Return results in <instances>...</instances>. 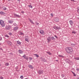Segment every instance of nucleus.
<instances>
[{"mask_svg": "<svg viewBox=\"0 0 79 79\" xmlns=\"http://www.w3.org/2000/svg\"><path fill=\"white\" fill-rule=\"evenodd\" d=\"M50 37L51 36H49L47 39V40H48V43H49V42H50L51 41V38H50Z\"/></svg>", "mask_w": 79, "mask_h": 79, "instance_id": "obj_8", "label": "nucleus"}, {"mask_svg": "<svg viewBox=\"0 0 79 79\" xmlns=\"http://www.w3.org/2000/svg\"><path fill=\"white\" fill-rule=\"evenodd\" d=\"M71 45H73V47H75V44H71Z\"/></svg>", "mask_w": 79, "mask_h": 79, "instance_id": "obj_39", "label": "nucleus"}, {"mask_svg": "<svg viewBox=\"0 0 79 79\" xmlns=\"http://www.w3.org/2000/svg\"><path fill=\"white\" fill-rule=\"evenodd\" d=\"M39 23H37L36 24V25H39Z\"/></svg>", "mask_w": 79, "mask_h": 79, "instance_id": "obj_49", "label": "nucleus"}, {"mask_svg": "<svg viewBox=\"0 0 79 79\" xmlns=\"http://www.w3.org/2000/svg\"><path fill=\"white\" fill-rule=\"evenodd\" d=\"M5 66H9V63H6L5 64Z\"/></svg>", "mask_w": 79, "mask_h": 79, "instance_id": "obj_22", "label": "nucleus"}, {"mask_svg": "<svg viewBox=\"0 0 79 79\" xmlns=\"http://www.w3.org/2000/svg\"><path fill=\"white\" fill-rule=\"evenodd\" d=\"M0 14L1 15H5V13H4V12H2V11H1L0 12Z\"/></svg>", "mask_w": 79, "mask_h": 79, "instance_id": "obj_19", "label": "nucleus"}, {"mask_svg": "<svg viewBox=\"0 0 79 79\" xmlns=\"http://www.w3.org/2000/svg\"><path fill=\"white\" fill-rule=\"evenodd\" d=\"M29 59L30 60H31H31H32L33 59L31 57H29Z\"/></svg>", "mask_w": 79, "mask_h": 79, "instance_id": "obj_29", "label": "nucleus"}, {"mask_svg": "<svg viewBox=\"0 0 79 79\" xmlns=\"http://www.w3.org/2000/svg\"><path fill=\"white\" fill-rule=\"evenodd\" d=\"M20 35H24V33H22V32H20Z\"/></svg>", "mask_w": 79, "mask_h": 79, "instance_id": "obj_25", "label": "nucleus"}, {"mask_svg": "<svg viewBox=\"0 0 79 79\" xmlns=\"http://www.w3.org/2000/svg\"><path fill=\"white\" fill-rule=\"evenodd\" d=\"M76 70H77V71H79V69H78V68Z\"/></svg>", "mask_w": 79, "mask_h": 79, "instance_id": "obj_41", "label": "nucleus"}, {"mask_svg": "<svg viewBox=\"0 0 79 79\" xmlns=\"http://www.w3.org/2000/svg\"><path fill=\"white\" fill-rule=\"evenodd\" d=\"M69 23L71 26H72L73 25V22L72 20H70L69 21Z\"/></svg>", "mask_w": 79, "mask_h": 79, "instance_id": "obj_12", "label": "nucleus"}, {"mask_svg": "<svg viewBox=\"0 0 79 79\" xmlns=\"http://www.w3.org/2000/svg\"><path fill=\"white\" fill-rule=\"evenodd\" d=\"M57 27H54L53 28L55 29H56Z\"/></svg>", "mask_w": 79, "mask_h": 79, "instance_id": "obj_40", "label": "nucleus"}, {"mask_svg": "<svg viewBox=\"0 0 79 79\" xmlns=\"http://www.w3.org/2000/svg\"><path fill=\"white\" fill-rule=\"evenodd\" d=\"M28 20L31 23V24H34L35 23L33 22V21H32V20H31V19L29 18H28Z\"/></svg>", "mask_w": 79, "mask_h": 79, "instance_id": "obj_6", "label": "nucleus"}, {"mask_svg": "<svg viewBox=\"0 0 79 79\" xmlns=\"http://www.w3.org/2000/svg\"><path fill=\"white\" fill-rule=\"evenodd\" d=\"M35 23H36L37 24V21Z\"/></svg>", "mask_w": 79, "mask_h": 79, "instance_id": "obj_56", "label": "nucleus"}, {"mask_svg": "<svg viewBox=\"0 0 79 79\" xmlns=\"http://www.w3.org/2000/svg\"><path fill=\"white\" fill-rule=\"evenodd\" d=\"M2 40V38L0 37V41Z\"/></svg>", "mask_w": 79, "mask_h": 79, "instance_id": "obj_43", "label": "nucleus"}, {"mask_svg": "<svg viewBox=\"0 0 79 79\" xmlns=\"http://www.w3.org/2000/svg\"><path fill=\"white\" fill-rule=\"evenodd\" d=\"M22 57L23 58H24V59H25V60H29V58H28V57L26 56L25 54L23 56H22Z\"/></svg>", "mask_w": 79, "mask_h": 79, "instance_id": "obj_3", "label": "nucleus"}, {"mask_svg": "<svg viewBox=\"0 0 79 79\" xmlns=\"http://www.w3.org/2000/svg\"><path fill=\"white\" fill-rule=\"evenodd\" d=\"M55 21H56V22H58V21H59V19L58 18H55L54 19Z\"/></svg>", "mask_w": 79, "mask_h": 79, "instance_id": "obj_14", "label": "nucleus"}, {"mask_svg": "<svg viewBox=\"0 0 79 79\" xmlns=\"http://www.w3.org/2000/svg\"><path fill=\"white\" fill-rule=\"evenodd\" d=\"M54 37H56V39H58V38L57 36H56V35H54Z\"/></svg>", "mask_w": 79, "mask_h": 79, "instance_id": "obj_34", "label": "nucleus"}, {"mask_svg": "<svg viewBox=\"0 0 79 79\" xmlns=\"http://www.w3.org/2000/svg\"><path fill=\"white\" fill-rule=\"evenodd\" d=\"M77 12H78V13H79V10H77Z\"/></svg>", "mask_w": 79, "mask_h": 79, "instance_id": "obj_50", "label": "nucleus"}, {"mask_svg": "<svg viewBox=\"0 0 79 79\" xmlns=\"http://www.w3.org/2000/svg\"><path fill=\"white\" fill-rule=\"evenodd\" d=\"M78 79H79V77L77 78Z\"/></svg>", "mask_w": 79, "mask_h": 79, "instance_id": "obj_59", "label": "nucleus"}, {"mask_svg": "<svg viewBox=\"0 0 79 79\" xmlns=\"http://www.w3.org/2000/svg\"><path fill=\"white\" fill-rule=\"evenodd\" d=\"M51 16H53V15L52 14H51Z\"/></svg>", "mask_w": 79, "mask_h": 79, "instance_id": "obj_46", "label": "nucleus"}, {"mask_svg": "<svg viewBox=\"0 0 79 79\" xmlns=\"http://www.w3.org/2000/svg\"><path fill=\"white\" fill-rule=\"evenodd\" d=\"M28 67L30 68V69H33L34 68L32 66V65H28Z\"/></svg>", "mask_w": 79, "mask_h": 79, "instance_id": "obj_18", "label": "nucleus"}, {"mask_svg": "<svg viewBox=\"0 0 79 79\" xmlns=\"http://www.w3.org/2000/svg\"><path fill=\"white\" fill-rule=\"evenodd\" d=\"M59 57H63V56H61V55H59Z\"/></svg>", "mask_w": 79, "mask_h": 79, "instance_id": "obj_38", "label": "nucleus"}, {"mask_svg": "<svg viewBox=\"0 0 79 79\" xmlns=\"http://www.w3.org/2000/svg\"><path fill=\"white\" fill-rule=\"evenodd\" d=\"M60 27H57L56 29L57 30H59V29H60Z\"/></svg>", "mask_w": 79, "mask_h": 79, "instance_id": "obj_28", "label": "nucleus"}, {"mask_svg": "<svg viewBox=\"0 0 79 79\" xmlns=\"http://www.w3.org/2000/svg\"><path fill=\"white\" fill-rule=\"evenodd\" d=\"M25 40L27 42H29V40L27 38H25Z\"/></svg>", "mask_w": 79, "mask_h": 79, "instance_id": "obj_27", "label": "nucleus"}, {"mask_svg": "<svg viewBox=\"0 0 79 79\" xmlns=\"http://www.w3.org/2000/svg\"><path fill=\"white\" fill-rule=\"evenodd\" d=\"M56 61L58 62V60H56Z\"/></svg>", "mask_w": 79, "mask_h": 79, "instance_id": "obj_51", "label": "nucleus"}, {"mask_svg": "<svg viewBox=\"0 0 79 79\" xmlns=\"http://www.w3.org/2000/svg\"><path fill=\"white\" fill-rule=\"evenodd\" d=\"M75 60H79V57L75 58Z\"/></svg>", "mask_w": 79, "mask_h": 79, "instance_id": "obj_26", "label": "nucleus"}, {"mask_svg": "<svg viewBox=\"0 0 79 79\" xmlns=\"http://www.w3.org/2000/svg\"><path fill=\"white\" fill-rule=\"evenodd\" d=\"M0 79H3V77H0Z\"/></svg>", "mask_w": 79, "mask_h": 79, "instance_id": "obj_42", "label": "nucleus"}, {"mask_svg": "<svg viewBox=\"0 0 79 79\" xmlns=\"http://www.w3.org/2000/svg\"><path fill=\"white\" fill-rule=\"evenodd\" d=\"M71 1H72V2H75V1H74V0H70Z\"/></svg>", "mask_w": 79, "mask_h": 79, "instance_id": "obj_47", "label": "nucleus"}, {"mask_svg": "<svg viewBox=\"0 0 79 79\" xmlns=\"http://www.w3.org/2000/svg\"><path fill=\"white\" fill-rule=\"evenodd\" d=\"M43 70H39L38 71V73L39 74H43Z\"/></svg>", "mask_w": 79, "mask_h": 79, "instance_id": "obj_4", "label": "nucleus"}, {"mask_svg": "<svg viewBox=\"0 0 79 79\" xmlns=\"http://www.w3.org/2000/svg\"><path fill=\"white\" fill-rule=\"evenodd\" d=\"M17 44H18L19 45H21V42H20V41H17Z\"/></svg>", "mask_w": 79, "mask_h": 79, "instance_id": "obj_16", "label": "nucleus"}, {"mask_svg": "<svg viewBox=\"0 0 79 79\" xmlns=\"http://www.w3.org/2000/svg\"><path fill=\"white\" fill-rule=\"evenodd\" d=\"M15 69H18V66L16 67L15 68Z\"/></svg>", "mask_w": 79, "mask_h": 79, "instance_id": "obj_48", "label": "nucleus"}, {"mask_svg": "<svg viewBox=\"0 0 79 79\" xmlns=\"http://www.w3.org/2000/svg\"><path fill=\"white\" fill-rule=\"evenodd\" d=\"M20 78H21V79H23V76H20Z\"/></svg>", "mask_w": 79, "mask_h": 79, "instance_id": "obj_37", "label": "nucleus"}, {"mask_svg": "<svg viewBox=\"0 0 79 79\" xmlns=\"http://www.w3.org/2000/svg\"><path fill=\"white\" fill-rule=\"evenodd\" d=\"M1 66V64H0V66Z\"/></svg>", "mask_w": 79, "mask_h": 79, "instance_id": "obj_58", "label": "nucleus"}, {"mask_svg": "<svg viewBox=\"0 0 79 79\" xmlns=\"http://www.w3.org/2000/svg\"><path fill=\"white\" fill-rule=\"evenodd\" d=\"M18 27H15L14 28V31H16L17 30H18Z\"/></svg>", "mask_w": 79, "mask_h": 79, "instance_id": "obj_15", "label": "nucleus"}, {"mask_svg": "<svg viewBox=\"0 0 79 79\" xmlns=\"http://www.w3.org/2000/svg\"><path fill=\"white\" fill-rule=\"evenodd\" d=\"M2 45V44L0 43V45Z\"/></svg>", "mask_w": 79, "mask_h": 79, "instance_id": "obj_54", "label": "nucleus"}, {"mask_svg": "<svg viewBox=\"0 0 79 79\" xmlns=\"http://www.w3.org/2000/svg\"><path fill=\"white\" fill-rule=\"evenodd\" d=\"M8 0V1H10V0Z\"/></svg>", "mask_w": 79, "mask_h": 79, "instance_id": "obj_57", "label": "nucleus"}, {"mask_svg": "<svg viewBox=\"0 0 79 79\" xmlns=\"http://www.w3.org/2000/svg\"><path fill=\"white\" fill-rule=\"evenodd\" d=\"M0 24L1 25L2 27H5V23L3 20H0Z\"/></svg>", "mask_w": 79, "mask_h": 79, "instance_id": "obj_2", "label": "nucleus"}, {"mask_svg": "<svg viewBox=\"0 0 79 79\" xmlns=\"http://www.w3.org/2000/svg\"><path fill=\"white\" fill-rule=\"evenodd\" d=\"M18 1L19 2V1H20L19 0H18Z\"/></svg>", "mask_w": 79, "mask_h": 79, "instance_id": "obj_53", "label": "nucleus"}, {"mask_svg": "<svg viewBox=\"0 0 79 79\" xmlns=\"http://www.w3.org/2000/svg\"><path fill=\"white\" fill-rule=\"evenodd\" d=\"M11 27L10 25H9L6 27V29L7 30H10L11 29Z\"/></svg>", "mask_w": 79, "mask_h": 79, "instance_id": "obj_5", "label": "nucleus"}, {"mask_svg": "<svg viewBox=\"0 0 79 79\" xmlns=\"http://www.w3.org/2000/svg\"><path fill=\"white\" fill-rule=\"evenodd\" d=\"M47 53H48V54L49 55H52V53L50 52H47Z\"/></svg>", "mask_w": 79, "mask_h": 79, "instance_id": "obj_23", "label": "nucleus"}, {"mask_svg": "<svg viewBox=\"0 0 79 79\" xmlns=\"http://www.w3.org/2000/svg\"><path fill=\"white\" fill-rule=\"evenodd\" d=\"M78 19H79V18H78Z\"/></svg>", "mask_w": 79, "mask_h": 79, "instance_id": "obj_60", "label": "nucleus"}, {"mask_svg": "<svg viewBox=\"0 0 79 79\" xmlns=\"http://www.w3.org/2000/svg\"><path fill=\"white\" fill-rule=\"evenodd\" d=\"M0 50H2L3 51V50L2 49V48H0Z\"/></svg>", "mask_w": 79, "mask_h": 79, "instance_id": "obj_45", "label": "nucleus"}, {"mask_svg": "<svg viewBox=\"0 0 79 79\" xmlns=\"http://www.w3.org/2000/svg\"><path fill=\"white\" fill-rule=\"evenodd\" d=\"M44 79H47V78H45Z\"/></svg>", "mask_w": 79, "mask_h": 79, "instance_id": "obj_55", "label": "nucleus"}, {"mask_svg": "<svg viewBox=\"0 0 79 79\" xmlns=\"http://www.w3.org/2000/svg\"><path fill=\"white\" fill-rule=\"evenodd\" d=\"M3 9L4 10H6V8L4 7L3 8Z\"/></svg>", "mask_w": 79, "mask_h": 79, "instance_id": "obj_35", "label": "nucleus"}, {"mask_svg": "<svg viewBox=\"0 0 79 79\" xmlns=\"http://www.w3.org/2000/svg\"><path fill=\"white\" fill-rule=\"evenodd\" d=\"M66 50L68 53H71V52H73V49L70 47L67 48Z\"/></svg>", "mask_w": 79, "mask_h": 79, "instance_id": "obj_1", "label": "nucleus"}, {"mask_svg": "<svg viewBox=\"0 0 79 79\" xmlns=\"http://www.w3.org/2000/svg\"><path fill=\"white\" fill-rule=\"evenodd\" d=\"M77 10H79V7H78V8H77Z\"/></svg>", "mask_w": 79, "mask_h": 79, "instance_id": "obj_52", "label": "nucleus"}, {"mask_svg": "<svg viewBox=\"0 0 79 79\" xmlns=\"http://www.w3.org/2000/svg\"><path fill=\"white\" fill-rule=\"evenodd\" d=\"M25 79H28L27 78H25Z\"/></svg>", "mask_w": 79, "mask_h": 79, "instance_id": "obj_61", "label": "nucleus"}, {"mask_svg": "<svg viewBox=\"0 0 79 79\" xmlns=\"http://www.w3.org/2000/svg\"><path fill=\"white\" fill-rule=\"evenodd\" d=\"M40 32L41 34H44V31L42 30L40 31Z\"/></svg>", "mask_w": 79, "mask_h": 79, "instance_id": "obj_10", "label": "nucleus"}, {"mask_svg": "<svg viewBox=\"0 0 79 79\" xmlns=\"http://www.w3.org/2000/svg\"><path fill=\"white\" fill-rule=\"evenodd\" d=\"M51 39L52 40H56V39L53 36L51 37Z\"/></svg>", "mask_w": 79, "mask_h": 79, "instance_id": "obj_17", "label": "nucleus"}, {"mask_svg": "<svg viewBox=\"0 0 79 79\" xmlns=\"http://www.w3.org/2000/svg\"><path fill=\"white\" fill-rule=\"evenodd\" d=\"M21 13H24V11H22Z\"/></svg>", "mask_w": 79, "mask_h": 79, "instance_id": "obj_44", "label": "nucleus"}, {"mask_svg": "<svg viewBox=\"0 0 79 79\" xmlns=\"http://www.w3.org/2000/svg\"><path fill=\"white\" fill-rule=\"evenodd\" d=\"M72 73H73V76H76V74H75V73H74L72 71Z\"/></svg>", "mask_w": 79, "mask_h": 79, "instance_id": "obj_24", "label": "nucleus"}, {"mask_svg": "<svg viewBox=\"0 0 79 79\" xmlns=\"http://www.w3.org/2000/svg\"><path fill=\"white\" fill-rule=\"evenodd\" d=\"M40 59L42 60V61H44V62H46V60H45L44 58H43L42 57H41Z\"/></svg>", "mask_w": 79, "mask_h": 79, "instance_id": "obj_11", "label": "nucleus"}, {"mask_svg": "<svg viewBox=\"0 0 79 79\" xmlns=\"http://www.w3.org/2000/svg\"><path fill=\"white\" fill-rule=\"evenodd\" d=\"M8 34L9 35H13V34H12V33L11 32H9L8 33Z\"/></svg>", "mask_w": 79, "mask_h": 79, "instance_id": "obj_32", "label": "nucleus"}, {"mask_svg": "<svg viewBox=\"0 0 79 79\" xmlns=\"http://www.w3.org/2000/svg\"><path fill=\"white\" fill-rule=\"evenodd\" d=\"M72 34H76V32L75 31H73L72 32Z\"/></svg>", "mask_w": 79, "mask_h": 79, "instance_id": "obj_30", "label": "nucleus"}, {"mask_svg": "<svg viewBox=\"0 0 79 79\" xmlns=\"http://www.w3.org/2000/svg\"><path fill=\"white\" fill-rule=\"evenodd\" d=\"M18 52L19 53H20V54H23L24 52L22 51V50L19 49L18 50Z\"/></svg>", "mask_w": 79, "mask_h": 79, "instance_id": "obj_9", "label": "nucleus"}, {"mask_svg": "<svg viewBox=\"0 0 79 79\" xmlns=\"http://www.w3.org/2000/svg\"><path fill=\"white\" fill-rule=\"evenodd\" d=\"M61 76L62 77H64V74H63L61 75Z\"/></svg>", "mask_w": 79, "mask_h": 79, "instance_id": "obj_36", "label": "nucleus"}, {"mask_svg": "<svg viewBox=\"0 0 79 79\" xmlns=\"http://www.w3.org/2000/svg\"><path fill=\"white\" fill-rule=\"evenodd\" d=\"M8 44H10V45H11L12 43H11V41H8Z\"/></svg>", "mask_w": 79, "mask_h": 79, "instance_id": "obj_21", "label": "nucleus"}, {"mask_svg": "<svg viewBox=\"0 0 79 79\" xmlns=\"http://www.w3.org/2000/svg\"><path fill=\"white\" fill-rule=\"evenodd\" d=\"M28 6H29V8H32V6L31 5H28Z\"/></svg>", "mask_w": 79, "mask_h": 79, "instance_id": "obj_31", "label": "nucleus"}, {"mask_svg": "<svg viewBox=\"0 0 79 79\" xmlns=\"http://www.w3.org/2000/svg\"><path fill=\"white\" fill-rule=\"evenodd\" d=\"M5 37H9V36L8 35H5Z\"/></svg>", "mask_w": 79, "mask_h": 79, "instance_id": "obj_33", "label": "nucleus"}, {"mask_svg": "<svg viewBox=\"0 0 79 79\" xmlns=\"http://www.w3.org/2000/svg\"><path fill=\"white\" fill-rule=\"evenodd\" d=\"M34 55H35V56H36L37 58H39V55L37 54H34Z\"/></svg>", "mask_w": 79, "mask_h": 79, "instance_id": "obj_20", "label": "nucleus"}, {"mask_svg": "<svg viewBox=\"0 0 79 79\" xmlns=\"http://www.w3.org/2000/svg\"><path fill=\"white\" fill-rule=\"evenodd\" d=\"M14 21H13L12 20H8V23H9L10 24H12L13 23Z\"/></svg>", "mask_w": 79, "mask_h": 79, "instance_id": "obj_13", "label": "nucleus"}, {"mask_svg": "<svg viewBox=\"0 0 79 79\" xmlns=\"http://www.w3.org/2000/svg\"><path fill=\"white\" fill-rule=\"evenodd\" d=\"M14 16L15 17V18L16 17L18 18H20V16H19V15H18L17 14H14Z\"/></svg>", "mask_w": 79, "mask_h": 79, "instance_id": "obj_7", "label": "nucleus"}]
</instances>
